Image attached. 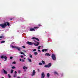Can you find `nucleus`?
<instances>
[{"label":"nucleus","mask_w":78,"mask_h":78,"mask_svg":"<svg viewBox=\"0 0 78 78\" xmlns=\"http://www.w3.org/2000/svg\"><path fill=\"white\" fill-rule=\"evenodd\" d=\"M45 56H51V54L48 53H46L45 54Z\"/></svg>","instance_id":"obj_11"},{"label":"nucleus","mask_w":78,"mask_h":78,"mask_svg":"<svg viewBox=\"0 0 78 78\" xmlns=\"http://www.w3.org/2000/svg\"><path fill=\"white\" fill-rule=\"evenodd\" d=\"M54 73V74H56V75H58V73L56 71H55Z\"/></svg>","instance_id":"obj_17"},{"label":"nucleus","mask_w":78,"mask_h":78,"mask_svg":"<svg viewBox=\"0 0 78 78\" xmlns=\"http://www.w3.org/2000/svg\"><path fill=\"white\" fill-rule=\"evenodd\" d=\"M35 39L37 40V41H39V39L37 38H35Z\"/></svg>","instance_id":"obj_24"},{"label":"nucleus","mask_w":78,"mask_h":78,"mask_svg":"<svg viewBox=\"0 0 78 78\" xmlns=\"http://www.w3.org/2000/svg\"><path fill=\"white\" fill-rule=\"evenodd\" d=\"M36 38L35 37H33L32 38V39H36Z\"/></svg>","instance_id":"obj_34"},{"label":"nucleus","mask_w":78,"mask_h":78,"mask_svg":"<svg viewBox=\"0 0 78 78\" xmlns=\"http://www.w3.org/2000/svg\"><path fill=\"white\" fill-rule=\"evenodd\" d=\"M38 26H39V27H40V26H41V25H40V24H39V25H38Z\"/></svg>","instance_id":"obj_47"},{"label":"nucleus","mask_w":78,"mask_h":78,"mask_svg":"<svg viewBox=\"0 0 78 78\" xmlns=\"http://www.w3.org/2000/svg\"><path fill=\"white\" fill-rule=\"evenodd\" d=\"M38 28V27H34V28H31L30 30V31H35V30H34V29H37V28Z\"/></svg>","instance_id":"obj_3"},{"label":"nucleus","mask_w":78,"mask_h":78,"mask_svg":"<svg viewBox=\"0 0 78 78\" xmlns=\"http://www.w3.org/2000/svg\"><path fill=\"white\" fill-rule=\"evenodd\" d=\"M12 19H13L12 18H10V20H12Z\"/></svg>","instance_id":"obj_44"},{"label":"nucleus","mask_w":78,"mask_h":78,"mask_svg":"<svg viewBox=\"0 0 78 78\" xmlns=\"http://www.w3.org/2000/svg\"><path fill=\"white\" fill-rule=\"evenodd\" d=\"M37 54H38V53H37V52H34V55H37Z\"/></svg>","instance_id":"obj_18"},{"label":"nucleus","mask_w":78,"mask_h":78,"mask_svg":"<svg viewBox=\"0 0 78 78\" xmlns=\"http://www.w3.org/2000/svg\"><path fill=\"white\" fill-rule=\"evenodd\" d=\"M48 49H43L42 50V51L43 52H44V51H45V52H46V51H48Z\"/></svg>","instance_id":"obj_10"},{"label":"nucleus","mask_w":78,"mask_h":78,"mask_svg":"<svg viewBox=\"0 0 78 78\" xmlns=\"http://www.w3.org/2000/svg\"><path fill=\"white\" fill-rule=\"evenodd\" d=\"M35 74H36V71H35V70H33V72L32 75V76H34V75H35Z\"/></svg>","instance_id":"obj_8"},{"label":"nucleus","mask_w":78,"mask_h":78,"mask_svg":"<svg viewBox=\"0 0 78 78\" xmlns=\"http://www.w3.org/2000/svg\"><path fill=\"white\" fill-rule=\"evenodd\" d=\"M12 58H13V57H10V59H12Z\"/></svg>","instance_id":"obj_36"},{"label":"nucleus","mask_w":78,"mask_h":78,"mask_svg":"<svg viewBox=\"0 0 78 78\" xmlns=\"http://www.w3.org/2000/svg\"><path fill=\"white\" fill-rule=\"evenodd\" d=\"M23 69H28V67H26L25 66H24L23 67Z\"/></svg>","instance_id":"obj_15"},{"label":"nucleus","mask_w":78,"mask_h":78,"mask_svg":"<svg viewBox=\"0 0 78 78\" xmlns=\"http://www.w3.org/2000/svg\"><path fill=\"white\" fill-rule=\"evenodd\" d=\"M20 53L21 54H22V55H23V54H24V53H23V52H21Z\"/></svg>","instance_id":"obj_39"},{"label":"nucleus","mask_w":78,"mask_h":78,"mask_svg":"<svg viewBox=\"0 0 78 78\" xmlns=\"http://www.w3.org/2000/svg\"><path fill=\"white\" fill-rule=\"evenodd\" d=\"M42 62L43 64H45V61L43 60L42 61Z\"/></svg>","instance_id":"obj_20"},{"label":"nucleus","mask_w":78,"mask_h":78,"mask_svg":"<svg viewBox=\"0 0 78 78\" xmlns=\"http://www.w3.org/2000/svg\"><path fill=\"white\" fill-rule=\"evenodd\" d=\"M30 58H33V56H32V55H31L30 54Z\"/></svg>","instance_id":"obj_31"},{"label":"nucleus","mask_w":78,"mask_h":78,"mask_svg":"<svg viewBox=\"0 0 78 78\" xmlns=\"http://www.w3.org/2000/svg\"><path fill=\"white\" fill-rule=\"evenodd\" d=\"M4 58L5 59L4 61H6V60H7V57H6V56L4 57Z\"/></svg>","instance_id":"obj_19"},{"label":"nucleus","mask_w":78,"mask_h":78,"mask_svg":"<svg viewBox=\"0 0 78 78\" xmlns=\"http://www.w3.org/2000/svg\"><path fill=\"white\" fill-rule=\"evenodd\" d=\"M22 62H25V60L23 59H22Z\"/></svg>","instance_id":"obj_37"},{"label":"nucleus","mask_w":78,"mask_h":78,"mask_svg":"<svg viewBox=\"0 0 78 78\" xmlns=\"http://www.w3.org/2000/svg\"><path fill=\"white\" fill-rule=\"evenodd\" d=\"M35 42H36V43H37V44H36L35 43H33V44H34V45H35V46H37L39 45V42L35 41Z\"/></svg>","instance_id":"obj_6"},{"label":"nucleus","mask_w":78,"mask_h":78,"mask_svg":"<svg viewBox=\"0 0 78 78\" xmlns=\"http://www.w3.org/2000/svg\"><path fill=\"white\" fill-rule=\"evenodd\" d=\"M16 62H13L12 63V64H16Z\"/></svg>","instance_id":"obj_35"},{"label":"nucleus","mask_w":78,"mask_h":78,"mask_svg":"<svg viewBox=\"0 0 78 78\" xmlns=\"http://www.w3.org/2000/svg\"><path fill=\"white\" fill-rule=\"evenodd\" d=\"M1 58H2V59H4V56L3 55L1 57Z\"/></svg>","instance_id":"obj_26"},{"label":"nucleus","mask_w":78,"mask_h":78,"mask_svg":"<svg viewBox=\"0 0 78 78\" xmlns=\"http://www.w3.org/2000/svg\"><path fill=\"white\" fill-rule=\"evenodd\" d=\"M38 51H39L40 52H41V50L39 49H38Z\"/></svg>","instance_id":"obj_43"},{"label":"nucleus","mask_w":78,"mask_h":78,"mask_svg":"<svg viewBox=\"0 0 78 78\" xmlns=\"http://www.w3.org/2000/svg\"><path fill=\"white\" fill-rule=\"evenodd\" d=\"M24 72H25L26 71V69H24Z\"/></svg>","instance_id":"obj_48"},{"label":"nucleus","mask_w":78,"mask_h":78,"mask_svg":"<svg viewBox=\"0 0 78 78\" xmlns=\"http://www.w3.org/2000/svg\"><path fill=\"white\" fill-rule=\"evenodd\" d=\"M41 46H39L38 47V49H41Z\"/></svg>","instance_id":"obj_32"},{"label":"nucleus","mask_w":78,"mask_h":78,"mask_svg":"<svg viewBox=\"0 0 78 78\" xmlns=\"http://www.w3.org/2000/svg\"><path fill=\"white\" fill-rule=\"evenodd\" d=\"M36 51V49H34L33 51Z\"/></svg>","instance_id":"obj_30"},{"label":"nucleus","mask_w":78,"mask_h":78,"mask_svg":"<svg viewBox=\"0 0 78 78\" xmlns=\"http://www.w3.org/2000/svg\"><path fill=\"white\" fill-rule=\"evenodd\" d=\"M0 26L1 27L3 28H5V27L7 26V24H6V23L5 22L4 23H2V24H0Z\"/></svg>","instance_id":"obj_1"},{"label":"nucleus","mask_w":78,"mask_h":78,"mask_svg":"<svg viewBox=\"0 0 78 78\" xmlns=\"http://www.w3.org/2000/svg\"><path fill=\"white\" fill-rule=\"evenodd\" d=\"M13 72H14V70H13V69H12L11 70V73H13Z\"/></svg>","instance_id":"obj_23"},{"label":"nucleus","mask_w":78,"mask_h":78,"mask_svg":"<svg viewBox=\"0 0 78 78\" xmlns=\"http://www.w3.org/2000/svg\"><path fill=\"white\" fill-rule=\"evenodd\" d=\"M17 78H20V77L18 76V77H17Z\"/></svg>","instance_id":"obj_49"},{"label":"nucleus","mask_w":78,"mask_h":78,"mask_svg":"<svg viewBox=\"0 0 78 78\" xmlns=\"http://www.w3.org/2000/svg\"><path fill=\"white\" fill-rule=\"evenodd\" d=\"M3 70L4 73H5V74H7V72L4 69H3Z\"/></svg>","instance_id":"obj_12"},{"label":"nucleus","mask_w":78,"mask_h":78,"mask_svg":"<svg viewBox=\"0 0 78 78\" xmlns=\"http://www.w3.org/2000/svg\"><path fill=\"white\" fill-rule=\"evenodd\" d=\"M20 57L21 58H23V55H21Z\"/></svg>","instance_id":"obj_40"},{"label":"nucleus","mask_w":78,"mask_h":78,"mask_svg":"<svg viewBox=\"0 0 78 78\" xmlns=\"http://www.w3.org/2000/svg\"><path fill=\"white\" fill-rule=\"evenodd\" d=\"M47 76L48 78H49V77H50V73H48L47 75Z\"/></svg>","instance_id":"obj_14"},{"label":"nucleus","mask_w":78,"mask_h":78,"mask_svg":"<svg viewBox=\"0 0 78 78\" xmlns=\"http://www.w3.org/2000/svg\"><path fill=\"white\" fill-rule=\"evenodd\" d=\"M0 64H1V63H0Z\"/></svg>","instance_id":"obj_52"},{"label":"nucleus","mask_w":78,"mask_h":78,"mask_svg":"<svg viewBox=\"0 0 78 78\" xmlns=\"http://www.w3.org/2000/svg\"><path fill=\"white\" fill-rule=\"evenodd\" d=\"M51 63H49L48 65H46L44 66L45 67H48L49 68L51 67Z\"/></svg>","instance_id":"obj_5"},{"label":"nucleus","mask_w":78,"mask_h":78,"mask_svg":"<svg viewBox=\"0 0 78 78\" xmlns=\"http://www.w3.org/2000/svg\"><path fill=\"white\" fill-rule=\"evenodd\" d=\"M5 41H3L1 42V43H5Z\"/></svg>","instance_id":"obj_21"},{"label":"nucleus","mask_w":78,"mask_h":78,"mask_svg":"<svg viewBox=\"0 0 78 78\" xmlns=\"http://www.w3.org/2000/svg\"><path fill=\"white\" fill-rule=\"evenodd\" d=\"M17 77V74H14L13 75V77L15 78V77Z\"/></svg>","instance_id":"obj_22"},{"label":"nucleus","mask_w":78,"mask_h":78,"mask_svg":"<svg viewBox=\"0 0 78 78\" xmlns=\"http://www.w3.org/2000/svg\"><path fill=\"white\" fill-rule=\"evenodd\" d=\"M26 58H24V59H25Z\"/></svg>","instance_id":"obj_50"},{"label":"nucleus","mask_w":78,"mask_h":78,"mask_svg":"<svg viewBox=\"0 0 78 78\" xmlns=\"http://www.w3.org/2000/svg\"><path fill=\"white\" fill-rule=\"evenodd\" d=\"M1 30H0V31Z\"/></svg>","instance_id":"obj_54"},{"label":"nucleus","mask_w":78,"mask_h":78,"mask_svg":"<svg viewBox=\"0 0 78 78\" xmlns=\"http://www.w3.org/2000/svg\"><path fill=\"white\" fill-rule=\"evenodd\" d=\"M9 78H10V77H9Z\"/></svg>","instance_id":"obj_53"},{"label":"nucleus","mask_w":78,"mask_h":78,"mask_svg":"<svg viewBox=\"0 0 78 78\" xmlns=\"http://www.w3.org/2000/svg\"><path fill=\"white\" fill-rule=\"evenodd\" d=\"M23 51H24V52H25V53H27V51L25 50Z\"/></svg>","instance_id":"obj_42"},{"label":"nucleus","mask_w":78,"mask_h":78,"mask_svg":"<svg viewBox=\"0 0 78 78\" xmlns=\"http://www.w3.org/2000/svg\"><path fill=\"white\" fill-rule=\"evenodd\" d=\"M51 58L54 61H55V60L56 59V56L53 54L51 55Z\"/></svg>","instance_id":"obj_2"},{"label":"nucleus","mask_w":78,"mask_h":78,"mask_svg":"<svg viewBox=\"0 0 78 78\" xmlns=\"http://www.w3.org/2000/svg\"><path fill=\"white\" fill-rule=\"evenodd\" d=\"M12 69H16V67H15V66H13L12 67Z\"/></svg>","instance_id":"obj_33"},{"label":"nucleus","mask_w":78,"mask_h":78,"mask_svg":"<svg viewBox=\"0 0 78 78\" xmlns=\"http://www.w3.org/2000/svg\"><path fill=\"white\" fill-rule=\"evenodd\" d=\"M18 73H19V74H20V73H21V71H20V70H18Z\"/></svg>","instance_id":"obj_27"},{"label":"nucleus","mask_w":78,"mask_h":78,"mask_svg":"<svg viewBox=\"0 0 78 78\" xmlns=\"http://www.w3.org/2000/svg\"><path fill=\"white\" fill-rule=\"evenodd\" d=\"M14 73L15 74H16V73H17V71H15Z\"/></svg>","instance_id":"obj_41"},{"label":"nucleus","mask_w":78,"mask_h":78,"mask_svg":"<svg viewBox=\"0 0 78 78\" xmlns=\"http://www.w3.org/2000/svg\"><path fill=\"white\" fill-rule=\"evenodd\" d=\"M28 60L29 61V62H32V61H31V59H30V58H29L28 59Z\"/></svg>","instance_id":"obj_16"},{"label":"nucleus","mask_w":78,"mask_h":78,"mask_svg":"<svg viewBox=\"0 0 78 78\" xmlns=\"http://www.w3.org/2000/svg\"><path fill=\"white\" fill-rule=\"evenodd\" d=\"M22 47L23 48H25V46H22Z\"/></svg>","instance_id":"obj_38"},{"label":"nucleus","mask_w":78,"mask_h":78,"mask_svg":"<svg viewBox=\"0 0 78 78\" xmlns=\"http://www.w3.org/2000/svg\"><path fill=\"white\" fill-rule=\"evenodd\" d=\"M12 48H16V49H17L19 51H20V49L18 47H16V46H13L12 45Z\"/></svg>","instance_id":"obj_4"},{"label":"nucleus","mask_w":78,"mask_h":78,"mask_svg":"<svg viewBox=\"0 0 78 78\" xmlns=\"http://www.w3.org/2000/svg\"><path fill=\"white\" fill-rule=\"evenodd\" d=\"M4 78V77H2V78Z\"/></svg>","instance_id":"obj_51"},{"label":"nucleus","mask_w":78,"mask_h":78,"mask_svg":"<svg viewBox=\"0 0 78 78\" xmlns=\"http://www.w3.org/2000/svg\"><path fill=\"white\" fill-rule=\"evenodd\" d=\"M23 55H24V56H26V55H25V54L24 53V54H23Z\"/></svg>","instance_id":"obj_45"},{"label":"nucleus","mask_w":78,"mask_h":78,"mask_svg":"<svg viewBox=\"0 0 78 78\" xmlns=\"http://www.w3.org/2000/svg\"><path fill=\"white\" fill-rule=\"evenodd\" d=\"M39 65L40 66H42V63L40 62V63H39Z\"/></svg>","instance_id":"obj_29"},{"label":"nucleus","mask_w":78,"mask_h":78,"mask_svg":"<svg viewBox=\"0 0 78 78\" xmlns=\"http://www.w3.org/2000/svg\"><path fill=\"white\" fill-rule=\"evenodd\" d=\"M8 76H9V77L10 78H11V75H10V74H8Z\"/></svg>","instance_id":"obj_28"},{"label":"nucleus","mask_w":78,"mask_h":78,"mask_svg":"<svg viewBox=\"0 0 78 78\" xmlns=\"http://www.w3.org/2000/svg\"><path fill=\"white\" fill-rule=\"evenodd\" d=\"M7 24L8 26H9L10 25V24H9V23L8 22H6V24Z\"/></svg>","instance_id":"obj_13"},{"label":"nucleus","mask_w":78,"mask_h":78,"mask_svg":"<svg viewBox=\"0 0 78 78\" xmlns=\"http://www.w3.org/2000/svg\"><path fill=\"white\" fill-rule=\"evenodd\" d=\"M45 77V74H44V73L43 72L41 73V78H44Z\"/></svg>","instance_id":"obj_9"},{"label":"nucleus","mask_w":78,"mask_h":78,"mask_svg":"<svg viewBox=\"0 0 78 78\" xmlns=\"http://www.w3.org/2000/svg\"><path fill=\"white\" fill-rule=\"evenodd\" d=\"M20 61H22V59L21 58H20Z\"/></svg>","instance_id":"obj_46"},{"label":"nucleus","mask_w":78,"mask_h":78,"mask_svg":"<svg viewBox=\"0 0 78 78\" xmlns=\"http://www.w3.org/2000/svg\"><path fill=\"white\" fill-rule=\"evenodd\" d=\"M27 44H28V45H33V43H32L31 42H30V41H27Z\"/></svg>","instance_id":"obj_7"},{"label":"nucleus","mask_w":78,"mask_h":78,"mask_svg":"<svg viewBox=\"0 0 78 78\" xmlns=\"http://www.w3.org/2000/svg\"><path fill=\"white\" fill-rule=\"evenodd\" d=\"M4 37L3 36H0V39H2V38H3Z\"/></svg>","instance_id":"obj_25"}]
</instances>
